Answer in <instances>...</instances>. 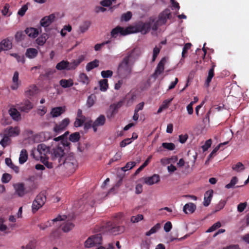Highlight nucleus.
I'll use <instances>...</instances> for the list:
<instances>
[{
  "label": "nucleus",
  "mask_w": 249,
  "mask_h": 249,
  "mask_svg": "<svg viewBox=\"0 0 249 249\" xmlns=\"http://www.w3.org/2000/svg\"><path fill=\"white\" fill-rule=\"evenodd\" d=\"M138 56V50L135 48L127 53L117 68V73L119 77L126 78L131 75L133 65Z\"/></svg>",
  "instance_id": "nucleus-1"
},
{
  "label": "nucleus",
  "mask_w": 249,
  "mask_h": 249,
  "mask_svg": "<svg viewBox=\"0 0 249 249\" xmlns=\"http://www.w3.org/2000/svg\"><path fill=\"white\" fill-rule=\"evenodd\" d=\"M67 219V216L65 215H58L56 218L52 220L51 222L48 221L46 224L45 227H42L40 225V229L44 230L46 227L51 226V223L53 225L55 224L56 226L60 225L61 227V229L65 232H68L72 229L74 227V224L70 221H66L63 224H61L60 222L62 221H64Z\"/></svg>",
  "instance_id": "nucleus-2"
},
{
  "label": "nucleus",
  "mask_w": 249,
  "mask_h": 249,
  "mask_svg": "<svg viewBox=\"0 0 249 249\" xmlns=\"http://www.w3.org/2000/svg\"><path fill=\"white\" fill-rule=\"evenodd\" d=\"M51 153V159L56 163H57V166H60L63 160L66 157V155L64 152V150H63L61 147L58 145L55 147L53 148Z\"/></svg>",
  "instance_id": "nucleus-3"
},
{
  "label": "nucleus",
  "mask_w": 249,
  "mask_h": 249,
  "mask_svg": "<svg viewBox=\"0 0 249 249\" xmlns=\"http://www.w3.org/2000/svg\"><path fill=\"white\" fill-rule=\"evenodd\" d=\"M151 24L150 22H140L134 26H129L131 34L141 32L142 34H146L150 30Z\"/></svg>",
  "instance_id": "nucleus-4"
},
{
  "label": "nucleus",
  "mask_w": 249,
  "mask_h": 249,
  "mask_svg": "<svg viewBox=\"0 0 249 249\" xmlns=\"http://www.w3.org/2000/svg\"><path fill=\"white\" fill-rule=\"evenodd\" d=\"M102 237L100 234H95L89 237L85 242L86 248H92L94 247H100L102 244Z\"/></svg>",
  "instance_id": "nucleus-5"
},
{
  "label": "nucleus",
  "mask_w": 249,
  "mask_h": 249,
  "mask_svg": "<svg viewBox=\"0 0 249 249\" xmlns=\"http://www.w3.org/2000/svg\"><path fill=\"white\" fill-rule=\"evenodd\" d=\"M46 200L45 195L43 193L39 194L33 202L32 212L36 213L39 208L42 207L45 204Z\"/></svg>",
  "instance_id": "nucleus-6"
},
{
  "label": "nucleus",
  "mask_w": 249,
  "mask_h": 249,
  "mask_svg": "<svg viewBox=\"0 0 249 249\" xmlns=\"http://www.w3.org/2000/svg\"><path fill=\"white\" fill-rule=\"evenodd\" d=\"M64 160H63L62 162L60 163V166L64 165L66 168L70 171L75 170L77 166V162L73 156H66Z\"/></svg>",
  "instance_id": "nucleus-7"
},
{
  "label": "nucleus",
  "mask_w": 249,
  "mask_h": 249,
  "mask_svg": "<svg viewBox=\"0 0 249 249\" xmlns=\"http://www.w3.org/2000/svg\"><path fill=\"white\" fill-rule=\"evenodd\" d=\"M14 188L15 190L16 194L19 197L23 196L25 194L29 193L32 191L31 187L26 188L23 183H17L14 184Z\"/></svg>",
  "instance_id": "nucleus-8"
},
{
  "label": "nucleus",
  "mask_w": 249,
  "mask_h": 249,
  "mask_svg": "<svg viewBox=\"0 0 249 249\" xmlns=\"http://www.w3.org/2000/svg\"><path fill=\"white\" fill-rule=\"evenodd\" d=\"M106 227L109 233L113 235L122 233L124 230V227L118 226L116 223L110 221L107 223Z\"/></svg>",
  "instance_id": "nucleus-9"
},
{
  "label": "nucleus",
  "mask_w": 249,
  "mask_h": 249,
  "mask_svg": "<svg viewBox=\"0 0 249 249\" xmlns=\"http://www.w3.org/2000/svg\"><path fill=\"white\" fill-rule=\"evenodd\" d=\"M110 33L112 37L116 38L119 34L122 36H126L131 34V31L130 29H129V27L124 29L123 27L118 26L113 29Z\"/></svg>",
  "instance_id": "nucleus-10"
},
{
  "label": "nucleus",
  "mask_w": 249,
  "mask_h": 249,
  "mask_svg": "<svg viewBox=\"0 0 249 249\" xmlns=\"http://www.w3.org/2000/svg\"><path fill=\"white\" fill-rule=\"evenodd\" d=\"M70 123V120L69 118H66L59 124H56L53 127V130L56 134H59L65 130Z\"/></svg>",
  "instance_id": "nucleus-11"
},
{
  "label": "nucleus",
  "mask_w": 249,
  "mask_h": 249,
  "mask_svg": "<svg viewBox=\"0 0 249 249\" xmlns=\"http://www.w3.org/2000/svg\"><path fill=\"white\" fill-rule=\"evenodd\" d=\"M33 103L28 100H26L17 105V109L21 112H28L33 108Z\"/></svg>",
  "instance_id": "nucleus-12"
},
{
  "label": "nucleus",
  "mask_w": 249,
  "mask_h": 249,
  "mask_svg": "<svg viewBox=\"0 0 249 249\" xmlns=\"http://www.w3.org/2000/svg\"><path fill=\"white\" fill-rule=\"evenodd\" d=\"M166 62L165 57L162 58L158 63L154 73L153 74L152 76L156 79L159 75H160L164 71V65Z\"/></svg>",
  "instance_id": "nucleus-13"
},
{
  "label": "nucleus",
  "mask_w": 249,
  "mask_h": 249,
  "mask_svg": "<svg viewBox=\"0 0 249 249\" xmlns=\"http://www.w3.org/2000/svg\"><path fill=\"white\" fill-rule=\"evenodd\" d=\"M55 15L52 14L42 18L40 21V25L42 27H47L51 25L55 20Z\"/></svg>",
  "instance_id": "nucleus-14"
},
{
  "label": "nucleus",
  "mask_w": 249,
  "mask_h": 249,
  "mask_svg": "<svg viewBox=\"0 0 249 249\" xmlns=\"http://www.w3.org/2000/svg\"><path fill=\"white\" fill-rule=\"evenodd\" d=\"M106 121V119L104 115H100L93 123L92 128L94 132L97 131V128L103 126Z\"/></svg>",
  "instance_id": "nucleus-15"
},
{
  "label": "nucleus",
  "mask_w": 249,
  "mask_h": 249,
  "mask_svg": "<svg viewBox=\"0 0 249 249\" xmlns=\"http://www.w3.org/2000/svg\"><path fill=\"white\" fill-rule=\"evenodd\" d=\"M172 15L169 9H166L164 10L159 16V22L160 24L166 23L167 20L171 18Z\"/></svg>",
  "instance_id": "nucleus-16"
},
{
  "label": "nucleus",
  "mask_w": 249,
  "mask_h": 249,
  "mask_svg": "<svg viewBox=\"0 0 249 249\" xmlns=\"http://www.w3.org/2000/svg\"><path fill=\"white\" fill-rule=\"evenodd\" d=\"M37 149L41 155L40 157L41 160L43 159V158H46L47 154L51 151L49 146H47L44 143L38 144Z\"/></svg>",
  "instance_id": "nucleus-17"
},
{
  "label": "nucleus",
  "mask_w": 249,
  "mask_h": 249,
  "mask_svg": "<svg viewBox=\"0 0 249 249\" xmlns=\"http://www.w3.org/2000/svg\"><path fill=\"white\" fill-rule=\"evenodd\" d=\"M65 111L66 107L65 106L55 107L52 108L50 114L52 117L55 118L60 116Z\"/></svg>",
  "instance_id": "nucleus-18"
},
{
  "label": "nucleus",
  "mask_w": 249,
  "mask_h": 249,
  "mask_svg": "<svg viewBox=\"0 0 249 249\" xmlns=\"http://www.w3.org/2000/svg\"><path fill=\"white\" fill-rule=\"evenodd\" d=\"M143 180L145 184L148 185H152L155 183H158L160 180V178L159 175L154 174L151 177L144 178Z\"/></svg>",
  "instance_id": "nucleus-19"
},
{
  "label": "nucleus",
  "mask_w": 249,
  "mask_h": 249,
  "mask_svg": "<svg viewBox=\"0 0 249 249\" xmlns=\"http://www.w3.org/2000/svg\"><path fill=\"white\" fill-rule=\"evenodd\" d=\"M84 59L85 56L81 55L78 57V59L73 60L71 63L69 62L68 70H75Z\"/></svg>",
  "instance_id": "nucleus-20"
},
{
  "label": "nucleus",
  "mask_w": 249,
  "mask_h": 249,
  "mask_svg": "<svg viewBox=\"0 0 249 249\" xmlns=\"http://www.w3.org/2000/svg\"><path fill=\"white\" fill-rule=\"evenodd\" d=\"M12 47V41L11 39L7 38L3 39L0 43V53L3 50H9Z\"/></svg>",
  "instance_id": "nucleus-21"
},
{
  "label": "nucleus",
  "mask_w": 249,
  "mask_h": 249,
  "mask_svg": "<svg viewBox=\"0 0 249 249\" xmlns=\"http://www.w3.org/2000/svg\"><path fill=\"white\" fill-rule=\"evenodd\" d=\"M213 194V190H209L205 192L203 201L204 206L207 207L209 205L212 199Z\"/></svg>",
  "instance_id": "nucleus-22"
},
{
  "label": "nucleus",
  "mask_w": 249,
  "mask_h": 249,
  "mask_svg": "<svg viewBox=\"0 0 249 249\" xmlns=\"http://www.w3.org/2000/svg\"><path fill=\"white\" fill-rule=\"evenodd\" d=\"M19 129L18 126L15 127L11 126L5 130V132H7V135L9 137H14L18 136L19 134Z\"/></svg>",
  "instance_id": "nucleus-23"
},
{
  "label": "nucleus",
  "mask_w": 249,
  "mask_h": 249,
  "mask_svg": "<svg viewBox=\"0 0 249 249\" xmlns=\"http://www.w3.org/2000/svg\"><path fill=\"white\" fill-rule=\"evenodd\" d=\"M215 65L213 63L212 68L210 69L208 72V75L205 81V85L206 87H208L210 85L213 77L214 75V69Z\"/></svg>",
  "instance_id": "nucleus-24"
},
{
  "label": "nucleus",
  "mask_w": 249,
  "mask_h": 249,
  "mask_svg": "<svg viewBox=\"0 0 249 249\" xmlns=\"http://www.w3.org/2000/svg\"><path fill=\"white\" fill-rule=\"evenodd\" d=\"M59 84L63 88H68L73 85V81L71 78L69 79H62L60 80Z\"/></svg>",
  "instance_id": "nucleus-25"
},
{
  "label": "nucleus",
  "mask_w": 249,
  "mask_h": 249,
  "mask_svg": "<svg viewBox=\"0 0 249 249\" xmlns=\"http://www.w3.org/2000/svg\"><path fill=\"white\" fill-rule=\"evenodd\" d=\"M196 209V206L193 203L185 204L183 207V211L186 213H192Z\"/></svg>",
  "instance_id": "nucleus-26"
},
{
  "label": "nucleus",
  "mask_w": 249,
  "mask_h": 249,
  "mask_svg": "<svg viewBox=\"0 0 249 249\" xmlns=\"http://www.w3.org/2000/svg\"><path fill=\"white\" fill-rule=\"evenodd\" d=\"M25 32L29 36L33 38H36L38 35V30L33 27L27 28L25 30Z\"/></svg>",
  "instance_id": "nucleus-27"
},
{
  "label": "nucleus",
  "mask_w": 249,
  "mask_h": 249,
  "mask_svg": "<svg viewBox=\"0 0 249 249\" xmlns=\"http://www.w3.org/2000/svg\"><path fill=\"white\" fill-rule=\"evenodd\" d=\"M123 105L122 101L118 102L116 104H113L110 106L109 108L111 110L110 116H113L115 114L119 108H120Z\"/></svg>",
  "instance_id": "nucleus-28"
},
{
  "label": "nucleus",
  "mask_w": 249,
  "mask_h": 249,
  "mask_svg": "<svg viewBox=\"0 0 249 249\" xmlns=\"http://www.w3.org/2000/svg\"><path fill=\"white\" fill-rule=\"evenodd\" d=\"M5 164L9 167L11 169L13 170L14 172L18 174L19 173V167L18 166L15 165L12 162L11 159L9 158H7L5 160Z\"/></svg>",
  "instance_id": "nucleus-29"
},
{
  "label": "nucleus",
  "mask_w": 249,
  "mask_h": 249,
  "mask_svg": "<svg viewBox=\"0 0 249 249\" xmlns=\"http://www.w3.org/2000/svg\"><path fill=\"white\" fill-rule=\"evenodd\" d=\"M9 113L11 117L15 120H18L20 118V114L17 109L11 108L8 110Z\"/></svg>",
  "instance_id": "nucleus-30"
},
{
  "label": "nucleus",
  "mask_w": 249,
  "mask_h": 249,
  "mask_svg": "<svg viewBox=\"0 0 249 249\" xmlns=\"http://www.w3.org/2000/svg\"><path fill=\"white\" fill-rule=\"evenodd\" d=\"M28 153L26 149H23L20 153L19 158V162L20 164H22L25 163L28 159Z\"/></svg>",
  "instance_id": "nucleus-31"
},
{
  "label": "nucleus",
  "mask_w": 249,
  "mask_h": 249,
  "mask_svg": "<svg viewBox=\"0 0 249 249\" xmlns=\"http://www.w3.org/2000/svg\"><path fill=\"white\" fill-rule=\"evenodd\" d=\"M18 72L17 71H15L14 73V75L12 79L13 84L11 87V89L13 90L17 89L18 87Z\"/></svg>",
  "instance_id": "nucleus-32"
},
{
  "label": "nucleus",
  "mask_w": 249,
  "mask_h": 249,
  "mask_svg": "<svg viewBox=\"0 0 249 249\" xmlns=\"http://www.w3.org/2000/svg\"><path fill=\"white\" fill-rule=\"evenodd\" d=\"M38 54V51L35 48L27 49L25 53L26 56L29 58L36 57Z\"/></svg>",
  "instance_id": "nucleus-33"
},
{
  "label": "nucleus",
  "mask_w": 249,
  "mask_h": 249,
  "mask_svg": "<svg viewBox=\"0 0 249 249\" xmlns=\"http://www.w3.org/2000/svg\"><path fill=\"white\" fill-rule=\"evenodd\" d=\"M99 64V61L97 59H95L93 61L88 63L86 67L87 71H89L95 68L98 67Z\"/></svg>",
  "instance_id": "nucleus-34"
},
{
  "label": "nucleus",
  "mask_w": 249,
  "mask_h": 249,
  "mask_svg": "<svg viewBox=\"0 0 249 249\" xmlns=\"http://www.w3.org/2000/svg\"><path fill=\"white\" fill-rule=\"evenodd\" d=\"M36 86L35 85L30 86L25 91V94L27 97L33 96L34 94L36 93Z\"/></svg>",
  "instance_id": "nucleus-35"
},
{
  "label": "nucleus",
  "mask_w": 249,
  "mask_h": 249,
  "mask_svg": "<svg viewBox=\"0 0 249 249\" xmlns=\"http://www.w3.org/2000/svg\"><path fill=\"white\" fill-rule=\"evenodd\" d=\"M48 38V36L47 34L44 33L39 36L36 39V43L40 46L43 45Z\"/></svg>",
  "instance_id": "nucleus-36"
},
{
  "label": "nucleus",
  "mask_w": 249,
  "mask_h": 249,
  "mask_svg": "<svg viewBox=\"0 0 249 249\" xmlns=\"http://www.w3.org/2000/svg\"><path fill=\"white\" fill-rule=\"evenodd\" d=\"M69 62L67 61L62 60L57 63L56 66V69L58 70L61 71L63 70H68Z\"/></svg>",
  "instance_id": "nucleus-37"
},
{
  "label": "nucleus",
  "mask_w": 249,
  "mask_h": 249,
  "mask_svg": "<svg viewBox=\"0 0 249 249\" xmlns=\"http://www.w3.org/2000/svg\"><path fill=\"white\" fill-rule=\"evenodd\" d=\"M100 89L102 91H106L108 88V81L106 79L99 81Z\"/></svg>",
  "instance_id": "nucleus-38"
},
{
  "label": "nucleus",
  "mask_w": 249,
  "mask_h": 249,
  "mask_svg": "<svg viewBox=\"0 0 249 249\" xmlns=\"http://www.w3.org/2000/svg\"><path fill=\"white\" fill-rule=\"evenodd\" d=\"M90 25V22L89 21H86L84 22L79 27L80 33H84L86 32L89 28Z\"/></svg>",
  "instance_id": "nucleus-39"
},
{
  "label": "nucleus",
  "mask_w": 249,
  "mask_h": 249,
  "mask_svg": "<svg viewBox=\"0 0 249 249\" xmlns=\"http://www.w3.org/2000/svg\"><path fill=\"white\" fill-rule=\"evenodd\" d=\"M80 135L79 132H76L70 135L69 140L72 142H76L79 141Z\"/></svg>",
  "instance_id": "nucleus-40"
},
{
  "label": "nucleus",
  "mask_w": 249,
  "mask_h": 249,
  "mask_svg": "<svg viewBox=\"0 0 249 249\" xmlns=\"http://www.w3.org/2000/svg\"><path fill=\"white\" fill-rule=\"evenodd\" d=\"M55 70L54 69H48L45 71V72L42 76L45 77L47 79H50L53 74L55 72Z\"/></svg>",
  "instance_id": "nucleus-41"
},
{
  "label": "nucleus",
  "mask_w": 249,
  "mask_h": 249,
  "mask_svg": "<svg viewBox=\"0 0 249 249\" xmlns=\"http://www.w3.org/2000/svg\"><path fill=\"white\" fill-rule=\"evenodd\" d=\"M160 228V223L156 224L154 227H153L148 231L146 232L145 235L146 236H150L152 234L155 233L159 230Z\"/></svg>",
  "instance_id": "nucleus-42"
},
{
  "label": "nucleus",
  "mask_w": 249,
  "mask_h": 249,
  "mask_svg": "<svg viewBox=\"0 0 249 249\" xmlns=\"http://www.w3.org/2000/svg\"><path fill=\"white\" fill-rule=\"evenodd\" d=\"M10 141L9 137L7 134H5L2 140L0 141V144L4 148L8 145Z\"/></svg>",
  "instance_id": "nucleus-43"
},
{
  "label": "nucleus",
  "mask_w": 249,
  "mask_h": 249,
  "mask_svg": "<svg viewBox=\"0 0 249 249\" xmlns=\"http://www.w3.org/2000/svg\"><path fill=\"white\" fill-rule=\"evenodd\" d=\"M136 162L135 161L128 162L125 166L121 168L122 170L125 172L127 170H130L133 168L136 165Z\"/></svg>",
  "instance_id": "nucleus-44"
},
{
  "label": "nucleus",
  "mask_w": 249,
  "mask_h": 249,
  "mask_svg": "<svg viewBox=\"0 0 249 249\" xmlns=\"http://www.w3.org/2000/svg\"><path fill=\"white\" fill-rule=\"evenodd\" d=\"M162 146L164 148L170 151L173 150L175 148V144L172 142H163L162 143Z\"/></svg>",
  "instance_id": "nucleus-45"
},
{
  "label": "nucleus",
  "mask_w": 249,
  "mask_h": 249,
  "mask_svg": "<svg viewBox=\"0 0 249 249\" xmlns=\"http://www.w3.org/2000/svg\"><path fill=\"white\" fill-rule=\"evenodd\" d=\"M232 168L234 171L240 172L244 170L245 167L242 163L239 162L236 164L233 165Z\"/></svg>",
  "instance_id": "nucleus-46"
},
{
  "label": "nucleus",
  "mask_w": 249,
  "mask_h": 249,
  "mask_svg": "<svg viewBox=\"0 0 249 249\" xmlns=\"http://www.w3.org/2000/svg\"><path fill=\"white\" fill-rule=\"evenodd\" d=\"M238 181V178L236 177H233L231 178L230 182L227 184L225 187L227 189H230L233 188L234 186L236 184Z\"/></svg>",
  "instance_id": "nucleus-47"
},
{
  "label": "nucleus",
  "mask_w": 249,
  "mask_h": 249,
  "mask_svg": "<svg viewBox=\"0 0 249 249\" xmlns=\"http://www.w3.org/2000/svg\"><path fill=\"white\" fill-rule=\"evenodd\" d=\"M79 79L81 82L83 84H88L89 82V79L87 75L84 73H82L79 75Z\"/></svg>",
  "instance_id": "nucleus-48"
},
{
  "label": "nucleus",
  "mask_w": 249,
  "mask_h": 249,
  "mask_svg": "<svg viewBox=\"0 0 249 249\" xmlns=\"http://www.w3.org/2000/svg\"><path fill=\"white\" fill-rule=\"evenodd\" d=\"M221 226V223L219 221H218L213 224L211 227H210L207 231V232H211L218 228H220Z\"/></svg>",
  "instance_id": "nucleus-49"
},
{
  "label": "nucleus",
  "mask_w": 249,
  "mask_h": 249,
  "mask_svg": "<svg viewBox=\"0 0 249 249\" xmlns=\"http://www.w3.org/2000/svg\"><path fill=\"white\" fill-rule=\"evenodd\" d=\"M191 46H192V44L191 43H187L185 44V45L183 48L182 54H181L182 58L185 57V56H186L185 54L187 53L188 50L191 48Z\"/></svg>",
  "instance_id": "nucleus-50"
},
{
  "label": "nucleus",
  "mask_w": 249,
  "mask_h": 249,
  "mask_svg": "<svg viewBox=\"0 0 249 249\" xmlns=\"http://www.w3.org/2000/svg\"><path fill=\"white\" fill-rule=\"evenodd\" d=\"M86 121V119L76 118L74 122V126L76 127L81 126Z\"/></svg>",
  "instance_id": "nucleus-51"
},
{
  "label": "nucleus",
  "mask_w": 249,
  "mask_h": 249,
  "mask_svg": "<svg viewBox=\"0 0 249 249\" xmlns=\"http://www.w3.org/2000/svg\"><path fill=\"white\" fill-rule=\"evenodd\" d=\"M12 178L11 175L8 173H4L2 175L1 181L4 183H8L10 181Z\"/></svg>",
  "instance_id": "nucleus-52"
},
{
  "label": "nucleus",
  "mask_w": 249,
  "mask_h": 249,
  "mask_svg": "<svg viewBox=\"0 0 249 249\" xmlns=\"http://www.w3.org/2000/svg\"><path fill=\"white\" fill-rule=\"evenodd\" d=\"M101 76L104 78H109L112 76L113 72L111 70L103 71H101Z\"/></svg>",
  "instance_id": "nucleus-53"
},
{
  "label": "nucleus",
  "mask_w": 249,
  "mask_h": 249,
  "mask_svg": "<svg viewBox=\"0 0 249 249\" xmlns=\"http://www.w3.org/2000/svg\"><path fill=\"white\" fill-rule=\"evenodd\" d=\"M94 97L95 96L92 95H91L88 97L87 102V105L89 107H91L94 104Z\"/></svg>",
  "instance_id": "nucleus-54"
},
{
  "label": "nucleus",
  "mask_w": 249,
  "mask_h": 249,
  "mask_svg": "<svg viewBox=\"0 0 249 249\" xmlns=\"http://www.w3.org/2000/svg\"><path fill=\"white\" fill-rule=\"evenodd\" d=\"M160 48H158L157 46H156L153 49V57H152V62H154L155 61L158 55L159 54V53L160 52Z\"/></svg>",
  "instance_id": "nucleus-55"
},
{
  "label": "nucleus",
  "mask_w": 249,
  "mask_h": 249,
  "mask_svg": "<svg viewBox=\"0 0 249 249\" xmlns=\"http://www.w3.org/2000/svg\"><path fill=\"white\" fill-rule=\"evenodd\" d=\"M132 17V13L131 12H127L126 13L124 14L122 16L121 19L122 20L127 21L129 20Z\"/></svg>",
  "instance_id": "nucleus-56"
},
{
  "label": "nucleus",
  "mask_w": 249,
  "mask_h": 249,
  "mask_svg": "<svg viewBox=\"0 0 249 249\" xmlns=\"http://www.w3.org/2000/svg\"><path fill=\"white\" fill-rule=\"evenodd\" d=\"M143 218V215L142 214H139L136 216H132L131 217V221L133 223H137L142 220Z\"/></svg>",
  "instance_id": "nucleus-57"
},
{
  "label": "nucleus",
  "mask_w": 249,
  "mask_h": 249,
  "mask_svg": "<svg viewBox=\"0 0 249 249\" xmlns=\"http://www.w3.org/2000/svg\"><path fill=\"white\" fill-rule=\"evenodd\" d=\"M212 144V140L209 139L207 140L204 144L202 146V148L203 149V152L207 151L209 148H210Z\"/></svg>",
  "instance_id": "nucleus-58"
},
{
  "label": "nucleus",
  "mask_w": 249,
  "mask_h": 249,
  "mask_svg": "<svg viewBox=\"0 0 249 249\" xmlns=\"http://www.w3.org/2000/svg\"><path fill=\"white\" fill-rule=\"evenodd\" d=\"M110 42V40H107L106 41H104V42H102V43L96 44L94 46V50L96 51H100L103 46H104L106 44H108Z\"/></svg>",
  "instance_id": "nucleus-59"
},
{
  "label": "nucleus",
  "mask_w": 249,
  "mask_h": 249,
  "mask_svg": "<svg viewBox=\"0 0 249 249\" xmlns=\"http://www.w3.org/2000/svg\"><path fill=\"white\" fill-rule=\"evenodd\" d=\"M41 160L42 161V162L48 168L51 169V168H53V163L52 162H49L48 160V158L47 159L46 158H43V159H42V160L41 159Z\"/></svg>",
  "instance_id": "nucleus-60"
},
{
  "label": "nucleus",
  "mask_w": 249,
  "mask_h": 249,
  "mask_svg": "<svg viewBox=\"0 0 249 249\" xmlns=\"http://www.w3.org/2000/svg\"><path fill=\"white\" fill-rule=\"evenodd\" d=\"M247 206V202H244V203H239L237 206V211L239 213L243 212Z\"/></svg>",
  "instance_id": "nucleus-61"
},
{
  "label": "nucleus",
  "mask_w": 249,
  "mask_h": 249,
  "mask_svg": "<svg viewBox=\"0 0 249 249\" xmlns=\"http://www.w3.org/2000/svg\"><path fill=\"white\" fill-rule=\"evenodd\" d=\"M70 144L71 143L70 142H69L67 140L64 139L63 141H61L60 143H59L58 146H60L63 150H64L65 147H70Z\"/></svg>",
  "instance_id": "nucleus-62"
},
{
  "label": "nucleus",
  "mask_w": 249,
  "mask_h": 249,
  "mask_svg": "<svg viewBox=\"0 0 249 249\" xmlns=\"http://www.w3.org/2000/svg\"><path fill=\"white\" fill-rule=\"evenodd\" d=\"M25 35L22 32H18L15 35V39L17 41H20L23 39Z\"/></svg>",
  "instance_id": "nucleus-63"
},
{
  "label": "nucleus",
  "mask_w": 249,
  "mask_h": 249,
  "mask_svg": "<svg viewBox=\"0 0 249 249\" xmlns=\"http://www.w3.org/2000/svg\"><path fill=\"white\" fill-rule=\"evenodd\" d=\"M42 108L37 110V113L40 116H43L47 112V108L45 106H41Z\"/></svg>",
  "instance_id": "nucleus-64"
}]
</instances>
